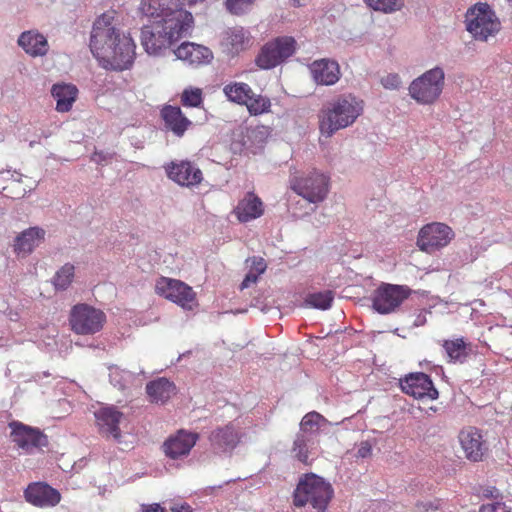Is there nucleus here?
I'll use <instances>...</instances> for the list:
<instances>
[{
  "mask_svg": "<svg viewBox=\"0 0 512 512\" xmlns=\"http://www.w3.org/2000/svg\"><path fill=\"white\" fill-rule=\"evenodd\" d=\"M204 0H142L139 10L155 19L141 31V44L149 55H160L174 42L187 36L194 19L185 9Z\"/></svg>",
  "mask_w": 512,
  "mask_h": 512,
  "instance_id": "nucleus-1",
  "label": "nucleus"
},
{
  "mask_svg": "<svg viewBox=\"0 0 512 512\" xmlns=\"http://www.w3.org/2000/svg\"><path fill=\"white\" fill-rule=\"evenodd\" d=\"M113 13H103L94 21L89 47L103 68L123 71L133 64L136 46L129 35L115 27Z\"/></svg>",
  "mask_w": 512,
  "mask_h": 512,
  "instance_id": "nucleus-2",
  "label": "nucleus"
},
{
  "mask_svg": "<svg viewBox=\"0 0 512 512\" xmlns=\"http://www.w3.org/2000/svg\"><path fill=\"white\" fill-rule=\"evenodd\" d=\"M363 102L352 94L341 95L321 110L320 130L332 136L336 131L352 125L363 111Z\"/></svg>",
  "mask_w": 512,
  "mask_h": 512,
  "instance_id": "nucleus-3",
  "label": "nucleus"
},
{
  "mask_svg": "<svg viewBox=\"0 0 512 512\" xmlns=\"http://www.w3.org/2000/svg\"><path fill=\"white\" fill-rule=\"evenodd\" d=\"M333 495L334 490L329 482L316 474H305L293 493V504L299 508L310 505L317 512H325Z\"/></svg>",
  "mask_w": 512,
  "mask_h": 512,
  "instance_id": "nucleus-4",
  "label": "nucleus"
},
{
  "mask_svg": "<svg viewBox=\"0 0 512 512\" xmlns=\"http://www.w3.org/2000/svg\"><path fill=\"white\" fill-rule=\"evenodd\" d=\"M466 29L478 41H487L501 29L495 12L486 3H477L466 13Z\"/></svg>",
  "mask_w": 512,
  "mask_h": 512,
  "instance_id": "nucleus-5",
  "label": "nucleus"
},
{
  "mask_svg": "<svg viewBox=\"0 0 512 512\" xmlns=\"http://www.w3.org/2000/svg\"><path fill=\"white\" fill-rule=\"evenodd\" d=\"M444 80V70L436 66L412 81L409 86V94L418 103L432 104L441 95Z\"/></svg>",
  "mask_w": 512,
  "mask_h": 512,
  "instance_id": "nucleus-6",
  "label": "nucleus"
},
{
  "mask_svg": "<svg viewBox=\"0 0 512 512\" xmlns=\"http://www.w3.org/2000/svg\"><path fill=\"white\" fill-rule=\"evenodd\" d=\"M155 292L185 310H193L198 306L195 291L178 279L161 276L156 281Z\"/></svg>",
  "mask_w": 512,
  "mask_h": 512,
  "instance_id": "nucleus-7",
  "label": "nucleus"
},
{
  "mask_svg": "<svg viewBox=\"0 0 512 512\" xmlns=\"http://www.w3.org/2000/svg\"><path fill=\"white\" fill-rule=\"evenodd\" d=\"M295 50L296 41L293 37H277L261 48L255 59L256 65L261 69H272L291 57Z\"/></svg>",
  "mask_w": 512,
  "mask_h": 512,
  "instance_id": "nucleus-8",
  "label": "nucleus"
},
{
  "mask_svg": "<svg viewBox=\"0 0 512 512\" xmlns=\"http://www.w3.org/2000/svg\"><path fill=\"white\" fill-rule=\"evenodd\" d=\"M105 322V313L87 304H77L71 309L69 323L72 331L78 335L95 334Z\"/></svg>",
  "mask_w": 512,
  "mask_h": 512,
  "instance_id": "nucleus-9",
  "label": "nucleus"
},
{
  "mask_svg": "<svg viewBox=\"0 0 512 512\" xmlns=\"http://www.w3.org/2000/svg\"><path fill=\"white\" fill-rule=\"evenodd\" d=\"M329 179L323 173L312 170L292 181V189L311 203L323 201L328 193Z\"/></svg>",
  "mask_w": 512,
  "mask_h": 512,
  "instance_id": "nucleus-10",
  "label": "nucleus"
},
{
  "mask_svg": "<svg viewBox=\"0 0 512 512\" xmlns=\"http://www.w3.org/2000/svg\"><path fill=\"white\" fill-rule=\"evenodd\" d=\"M12 442L25 453H32L48 444L47 436L39 429L20 421L8 424Z\"/></svg>",
  "mask_w": 512,
  "mask_h": 512,
  "instance_id": "nucleus-11",
  "label": "nucleus"
},
{
  "mask_svg": "<svg viewBox=\"0 0 512 512\" xmlns=\"http://www.w3.org/2000/svg\"><path fill=\"white\" fill-rule=\"evenodd\" d=\"M410 295L411 289L407 286L382 284L374 292L373 308L381 314L391 313Z\"/></svg>",
  "mask_w": 512,
  "mask_h": 512,
  "instance_id": "nucleus-12",
  "label": "nucleus"
},
{
  "mask_svg": "<svg viewBox=\"0 0 512 512\" xmlns=\"http://www.w3.org/2000/svg\"><path fill=\"white\" fill-rule=\"evenodd\" d=\"M458 440L467 460L471 462L483 460L488 446L480 429L473 426L464 427L458 434Z\"/></svg>",
  "mask_w": 512,
  "mask_h": 512,
  "instance_id": "nucleus-13",
  "label": "nucleus"
},
{
  "mask_svg": "<svg viewBox=\"0 0 512 512\" xmlns=\"http://www.w3.org/2000/svg\"><path fill=\"white\" fill-rule=\"evenodd\" d=\"M400 387L405 394L416 399L427 398L435 400L439 395L430 376L422 372L411 373L404 379H401Z\"/></svg>",
  "mask_w": 512,
  "mask_h": 512,
  "instance_id": "nucleus-14",
  "label": "nucleus"
},
{
  "mask_svg": "<svg viewBox=\"0 0 512 512\" xmlns=\"http://www.w3.org/2000/svg\"><path fill=\"white\" fill-rule=\"evenodd\" d=\"M453 237L451 226H422L417 245L421 251L431 253L446 246Z\"/></svg>",
  "mask_w": 512,
  "mask_h": 512,
  "instance_id": "nucleus-15",
  "label": "nucleus"
},
{
  "mask_svg": "<svg viewBox=\"0 0 512 512\" xmlns=\"http://www.w3.org/2000/svg\"><path fill=\"white\" fill-rule=\"evenodd\" d=\"M94 415L99 433L107 439L112 438L116 442H120L119 424L124 417L123 413L113 406H107L98 409Z\"/></svg>",
  "mask_w": 512,
  "mask_h": 512,
  "instance_id": "nucleus-16",
  "label": "nucleus"
},
{
  "mask_svg": "<svg viewBox=\"0 0 512 512\" xmlns=\"http://www.w3.org/2000/svg\"><path fill=\"white\" fill-rule=\"evenodd\" d=\"M165 171L169 179L181 186L192 187L203 179L202 171L190 161H172L165 166Z\"/></svg>",
  "mask_w": 512,
  "mask_h": 512,
  "instance_id": "nucleus-17",
  "label": "nucleus"
},
{
  "mask_svg": "<svg viewBox=\"0 0 512 512\" xmlns=\"http://www.w3.org/2000/svg\"><path fill=\"white\" fill-rule=\"evenodd\" d=\"M25 500L39 508L54 507L61 501L58 490L43 482L30 483L24 491Z\"/></svg>",
  "mask_w": 512,
  "mask_h": 512,
  "instance_id": "nucleus-18",
  "label": "nucleus"
},
{
  "mask_svg": "<svg viewBox=\"0 0 512 512\" xmlns=\"http://www.w3.org/2000/svg\"><path fill=\"white\" fill-rule=\"evenodd\" d=\"M198 440V434L179 430L170 436L163 444V451L170 459H179L187 456Z\"/></svg>",
  "mask_w": 512,
  "mask_h": 512,
  "instance_id": "nucleus-19",
  "label": "nucleus"
},
{
  "mask_svg": "<svg viewBox=\"0 0 512 512\" xmlns=\"http://www.w3.org/2000/svg\"><path fill=\"white\" fill-rule=\"evenodd\" d=\"M44 237L45 230L38 226H30L15 238L13 251L17 257H26L40 245Z\"/></svg>",
  "mask_w": 512,
  "mask_h": 512,
  "instance_id": "nucleus-20",
  "label": "nucleus"
},
{
  "mask_svg": "<svg viewBox=\"0 0 512 512\" xmlns=\"http://www.w3.org/2000/svg\"><path fill=\"white\" fill-rule=\"evenodd\" d=\"M174 54L177 59L183 60L189 65L208 64L213 59V53L208 47L192 42L182 43L174 50Z\"/></svg>",
  "mask_w": 512,
  "mask_h": 512,
  "instance_id": "nucleus-21",
  "label": "nucleus"
},
{
  "mask_svg": "<svg viewBox=\"0 0 512 512\" xmlns=\"http://www.w3.org/2000/svg\"><path fill=\"white\" fill-rule=\"evenodd\" d=\"M314 81L320 85H333L340 78V68L336 61L321 59L314 61L310 66Z\"/></svg>",
  "mask_w": 512,
  "mask_h": 512,
  "instance_id": "nucleus-22",
  "label": "nucleus"
},
{
  "mask_svg": "<svg viewBox=\"0 0 512 512\" xmlns=\"http://www.w3.org/2000/svg\"><path fill=\"white\" fill-rule=\"evenodd\" d=\"M149 401L155 404H165L177 393L175 384L165 377H159L146 384Z\"/></svg>",
  "mask_w": 512,
  "mask_h": 512,
  "instance_id": "nucleus-23",
  "label": "nucleus"
},
{
  "mask_svg": "<svg viewBox=\"0 0 512 512\" xmlns=\"http://www.w3.org/2000/svg\"><path fill=\"white\" fill-rule=\"evenodd\" d=\"M165 127L174 135L182 137L192 122L183 114L178 106L166 105L161 110Z\"/></svg>",
  "mask_w": 512,
  "mask_h": 512,
  "instance_id": "nucleus-24",
  "label": "nucleus"
},
{
  "mask_svg": "<svg viewBox=\"0 0 512 512\" xmlns=\"http://www.w3.org/2000/svg\"><path fill=\"white\" fill-rule=\"evenodd\" d=\"M235 213L240 222H249L263 215L264 204L256 194L248 192L246 196L239 201L235 208Z\"/></svg>",
  "mask_w": 512,
  "mask_h": 512,
  "instance_id": "nucleus-25",
  "label": "nucleus"
},
{
  "mask_svg": "<svg viewBox=\"0 0 512 512\" xmlns=\"http://www.w3.org/2000/svg\"><path fill=\"white\" fill-rule=\"evenodd\" d=\"M18 45L30 56H44L48 52L47 39L40 33L25 31L18 38Z\"/></svg>",
  "mask_w": 512,
  "mask_h": 512,
  "instance_id": "nucleus-26",
  "label": "nucleus"
},
{
  "mask_svg": "<svg viewBox=\"0 0 512 512\" xmlns=\"http://www.w3.org/2000/svg\"><path fill=\"white\" fill-rule=\"evenodd\" d=\"M269 134V128L264 125L247 127L242 136V146L248 152L257 154L264 147Z\"/></svg>",
  "mask_w": 512,
  "mask_h": 512,
  "instance_id": "nucleus-27",
  "label": "nucleus"
},
{
  "mask_svg": "<svg viewBox=\"0 0 512 512\" xmlns=\"http://www.w3.org/2000/svg\"><path fill=\"white\" fill-rule=\"evenodd\" d=\"M240 440V435L232 424L214 430L210 435L213 447L221 451L232 450Z\"/></svg>",
  "mask_w": 512,
  "mask_h": 512,
  "instance_id": "nucleus-28",
  "label": "nucleus"
},
{
  "mask_svg": "<svg viewBox=\"0 0 512 512\" xmlns=\"http://www.w3.org/2000/svg\"><path fill=\"white\" fill-rule=\"evenodd\" d=\"M78 89L72 84H54L51 94L56 100L58 112H68L77 98Z\"/></svg>",
  "mask_w": 512,
  "mask_h": 512,
  "instance_id": "nucleus-29",
  "label": "nucleus"
},
{
  "mask_svg": "<svg viewBox=\"0 0 512 512\" xmlns=\"http://www.w3.org/2000/svg\"><path fill=\"white\" fill-rule=\"evenodd\" d=\"M442 347L445 351L447 362L453 364H463L469 357V344L463 337L444 340Z\"/></svg>",
  "mask_w": 512,
  "mask_h": 512,
  "instance_id": "nucleus-30",
  "label": "nucleus"
},
{
  "mask_svg": "<svg viewBox=\"0 0 512 512\" xmlns=\"http://www.w3.org/2000/svg\"><path fill=\"white\" fill-rule=\"evenodd\" d=\"M224 93L229 100L238 104H246L252 97V89L246 83H234L224 87Z\"/></svg>",
  "mask_w": 512,
  "mask_h": 512,
  "instance_id": "nucleus-31",
  "label": "nucleus"
},
{
  "mask_svg": "<svg viewBox=\"0 0 512 512\" xmlns=\"http://www.w3.org/2000/svg\"><path fill=\"white\" fill-rule=\"evenodd\" d=\"M248 41L249 39L243 28L234 27L226 32L225 43L230 47L231 53H238L243 50Z\"/></svg>",
  "mask_w": 512,
  "mask_h": 512,
  "instance_id": "nucleus-32",
  "label": "nucleus"
},
{
  "mask_svg": "<svg viewBox=\"0 0 512 512\" xmlns=\"http://www.w3.org/2000/svg\"><path fill=\"white\" fill-rule=\"evenodd\" d=\"M75 273L74 265L64 264L54 275L53 285L57 290H66L73 281Z\"/></svg>",
  "mask_w": 512,
  "mask_h": 512,
  "instance_id": "nucleus-33",
  "label": "nucleus"
},
{
  "mask_svg": "<svg viewBox=\"0 0 512 512\" xmlns=\"http://www.w3.org/2000/svg\"><path fill=\"white\" fill-rule=\"evenodd\" d=\"M326 419L320 413L311 411L305 414L300 422V433L299 434H314L317 433L321 422H325Z\"/></svg>",
  "mask_w": 512,
  "mask_h": 512,
  "instance_id": "nucleus-34",
  "label": "nucleus"
},
{
  "mask_svg": "<svg viewBox=\"0 0 512 512\" xmlns=\"http://www.w3.org/2000/svg\"><path fill=\"white\" fill-rule=\"evenodd\" d=\"M334 295L330 290L308 294L305 304L309 307L326 310L331 307Z\"/></svg>",
  "mask_w": 512,
  "mask_h": 512,
  "instance_id": "nucleus-35",
  "label": "nucleus"
},
{
  "mask_svg": "<svg viewBox=\"0 0 512 512\" xmlns=\"http://www.w3.org/2000/svg\"><path fill=\"white\" fill-rule=\"evenodd\" d=\"M309 439L304 434H297L293 446L292 453L294 457L303 464L309 463V449H308Z\"/></svg>",
  "mask_w": 512,
  "mask_h": 512,
  "instance_id": "nucleus-36",
  "label": "nucleus"
},
{
  "mask_svg": "<svg viewBox=\"0 0 512 512\" xmlns=\"http://www.w3.org/2000/svg\"><path fill=\"white\" fill-rule=\"evenodd\" d=\"M267 268L263 258H252V266L241 283V289L248 288L251 284L256 283L258 277L265 272Z\"/></svg>",
  "mask_w": 512,
  "mask_h": 512,
  "instance_id": "nucleus-37",
  "label": "nucleus"
},
{
  "mask_svg": "<svg viewBox=\"0 0 512 512\" xmlns=\"http://www.w3.org/2000/svg\"><path fill=\"white\" fill-rule=\"evenodd\" d=\"M373 10L383 13L399 11L404 6V0H364Z\"/></svg>",
  "mask_w": 512,
  "mask_h": 512,
  "instance_id": "nucleus-38",
  "label": "nucleus"
},
{
  "mask_svg": "<svg viewBox=\"0 0 512 512\" xmlns=\"http://www.w3.org/2000/svg\"><path fill=\"white\" fill-rule=\"evenodd\" d=\"M252 97L249 98L247 106L249 112L253 115L262 114L267 112L271 106L270 99L262 95H255L253 92L250 93Z\"/></svg>",
  "mask_w": 512,
  "mask_h": 512,
  "instance_id": "nucleus-39",
  "label": "nucleus"
},
{
  "mask_svg": "<svg viewBox=\"0 0 512 512\" xmlns=\"http://www.w3.org/2000/svg\"><path fill=\"white\" fill-rule=\"evenodd\" d=\"M202 102V90L199 88L185 89L181 95V103L183 106L200 107Z\"/></svg>",
  "mask_w": 512,
  "mask_h": 512,
  "instance_id": "nucleus-40",
  "label": "nucleus"
},
{
  "mask_svg": "<svg viewBox=\"0 0 512 512\" xmlns=\"http://www.w3.org/2000/svg\"><path fill=\"white\" fill-rule=\"evenodd\" d=\"M441 507L440 499L424 500L416 503V512H434Z\"/></svg>",
  "mask_w": 512,
  "mask_h": 512,
  "instance_id": "nucleus-41",
  "label": "nucleus"
},
{
  "mask_svg": "<svg viewBox=\"0 0 512 512\" xmlns=\"http://www.w3.org/2000/svg\"><path fill=\"white\" fill-rule=\"evenodd\" d=\"M479 512H512L509 507L503 502H492L483 504Z\"/></svg>",
  "mask_w": 512,
  "mask_h": 512,
  "instance_id": "nucleus-42",
  "label": "nucleus"
},
{
  "mask_svg": "<svg viewBox=\"0 0 512 512\" xmlns=\"http://www.w3.org/2000/svg\"><path fill=\"white\" fill-rule=\"evenodd\" d=\"M254 0H226L225 5L229 12L240 14L243 11V4H252Z\"/></svg>",
  "mask_w": 512,
  "mask_h": 512,
  "instance_id": "nucleus-43",
  "label": "nucleus"
},
{
  "mask_svg": "<svg viewBox=\"0 0 512 512\" xmlns=\"http://www.w3.org/2000/svg\"><path fill=\"white\" fill-rule=\"evenodd\" d=\"M386 89H398L401 86V79L397 74H388L381 80Z\"/></svg>",
  "mask_w": 512,
  "mask_h": 512,
  "instance_id": "nucleus-44",
  "label": "nucleus"
},
{
  "mask_svg": "<svg viewBox=\"0 0 512 512\" xmlns=\"http://www.w3.org/2000/svg\"><path fill=\"white\" fill-rule=\"evenodd\" d=\"M371 454H372V447H371L370 443L367 441L362 442L357 451V457L366 458V457H369Z\"/></svg>",
  "mask_w": 512,
  "mask_h": 512,
  "instance_id": "nucleus-45",
  "label": "nucleus"
},
{
  "mask_svg": "<svg viewBox=\"0 0 512 512\" xmlns=\"http://www.w3.org/2000/svg\"><path fill=\"white\" fill-rule=\"evenodd\" d=\"M171 512H193L191 506L187 503L174 504L171 507Z\"/></svg>",
  "mask_w": 512,
  "mask_h": 512,
  "instance_id": "nucleus-46",
  "label": "nucleus"
},
{
  "mask_svg": "<svg viewBox=\"0 0 512 512\" xmlns=\"http://www.w3.org/2000/svg\"><path fill=\"white\" fill-rule=\"evenodd\" d=\"M111 156L109 154H105L104 152H95L92 156V161L101 164L102 162H106L110 159Z\"/></svg>",
  "mask_w": 512,
  "mask_h": 512,
  "instance_id": "nucleus-47",
  "label": "nucleus"
},
{
  "mask_svg": "<svg viewBox=\"0 0 512 512\" xmlns=\"http://www.w3.org/2000/svg\"><path fill=\"white\" fill-rule=\"evenodd\" d=\"M142 512H165L159 504L143 506Z\"/></svg>",
  "mask_w": 512,
  "mask_h": 512,
  "instance_id": "nucleus-48",
  "label": "nucleus"
},
{
  "mask_svg": "<svg viewBox=\"0 0 512 512\" xmlns=\"http://www.w3.org/2000/svg\"><path fill=\"white\" fill-rule=\"evenodd\" d=\"M291 1L293 2L294 6H297V7L301 6V2H300L301 0H291Z\"/></svg>",
  "mask_w": 512,
  "mask_h": 512,
  "instance_id": "nucleus-49",
  "label": "nucleus"
},
{
  "mask_svg": "<svg viewBox=\"0 0 512 512\" xmlns=\"http://www.w3.org/2000/svg\"><path fill=\"white\" fill-rule=\"evenodd\" d=\"M4 171H7L8 173H10V169H0V173H3Z\"/></svg>",
  "mask_w": 512,
  "mask_h": 512,
  "instance_id": "nucleus-50",
  "label": "nucleus"
},
{
  "mask_svg": "<svg viewBox=\"0 0 512 512\" xmlns=\"http://www.w3.org/2000/svg\"><path fill=\"white\" fill-rule=\"evenodd\" d=\"M429 224L436 225V224H442V223H441V222L434 221V222H430Z\"/></svg>",
  "mask_w": 512,
  "mask_h": 512,
  "instance_id": "nucleus-51",
  "label": "nucleus"
}]
</instances>
